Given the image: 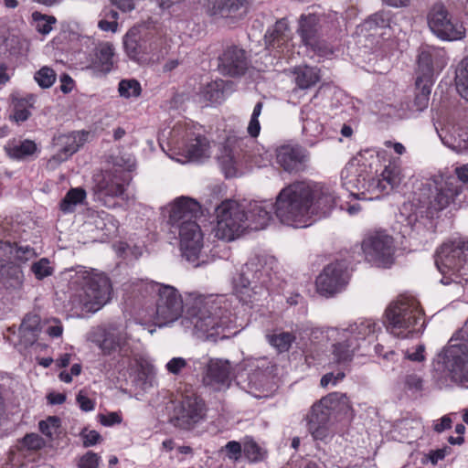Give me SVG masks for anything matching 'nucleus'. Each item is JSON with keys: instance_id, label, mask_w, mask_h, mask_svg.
Instances as JSON below:
<instances>
[{"instance_id": "obj_45", "label": "nucleus", "mask_w": 468, "mask_h": 468, "mask_svg": "<svg viewBox=\"0 0 468 468\" xmlns=\"http://www.w3.org/2000/svg\"><path fill=\"white\" fill-rule=\"evenodd\" d=\"M118 91L122 97H138L142 89L138 80L134 79L122 80L119 83Z\"/></svg>"}, {"instance_id": "obj_64", "label": "nucleus", "mask_w": 468, "mask_h": 468, "mask_svg": "<svg viewBox=\"0 0 468 468\" xmlns=\"http://www.w3.org/2000/svg\"><path fill=\"white\" fill-rule=\"evenodd\" d=\"M454 176L463 186L468 183V164L455 168Z\"/></svg>"}, {"instance_id": "obj_43", "label": "nucleus", "mask_w": 468, "mask_h": 468, "mask_svg": "<svg viewBox=\"0 0 468 468\" xmlns=\"http://www.w3.org/2000/svg\"><path fill=\"white\" fill-rule=\"evenodd\" d=\"M204 97L212 103H219L224 98V80L208 83L204 89Z\"/></svg>"}, {"instance_id": "obj_57", "label": "nucleus", "mask_w": 468, "mask_h": 468, "mask_svg": "<svg viewBox=\"0 0 468 468\" xmlns=\"http://www.w3.org/2000/svg\"><path fill=\"white\" fill-rule=\"evenodd\" d=\"M100 457L93 452H88L79 461V468H98Z\"/></svg>"}, {"instance_id": "obj_7", "label": "nucleus", "mask_w": 468, "mask_h": 468, "mask_svg": "<svg viewBox=\"0 0 468 468\" xmlns=\"http://www.w3.org/2000/svg\"><path fill=\"white\" fill-rule=\"evenodd\" d=\"M144 290L157 295L155 315L159 324H166L177 320L184 310V303L179 292L173 286L154 281L144 283Z\"/></svg>"}, {"instance_id": "obj_40", "label": "nucleus", "mask_w": 468, "mask_h": 468, "mask_svg": "<svg viewBox=\"0 0 468 468\" xmlns=\"http://www.w3.org/2000/svg\"><path fill=\"white\" fill-rule=\"evenodd\" d=\"M267 339L270 345L275 347L279 353H283L289 351L296 337L291 332H281L268 335Z\"/></svg>"}, {"instance_id": "obj_56", "label": "nucleus", "mask_w": 468, "mask_h": 468, "mask_svg": "<svg viewBox=\"0 0 468 468\" xmlns=\"http://www.w3.org/2000/svg\"><path fill=\"white\" fill-rule=\"evenodd\" d=\"M345 370H346L345 368L340 367L339 370L336 373H334V372L326 373L325 375H324L322 377V378L320 380L321 386L325 388L330 383H332L333 385H335L336 383H338L345 378V376H346Z\"/></svg>"}, {"instance_id": "obj_9", "label": "nucleus", "mask_w": 468, "mask_h": 468, "mask_svg": "<svg viewBox=\"0 0 468 468\" xmlns=\"http://www.w3.org/2000/svg\"><path fill=\"white\" fill-rule=\"evenodd\" d=\"M428 26L440 39L454 41L463 39L466 30L463 24L453 18L442 3H435L427 15Z\"/></svg>"}, {"instance_id": "obj_48", "label": "nucleus", "mask_w": 468, "mask_h": 468, "mask_svg": "<svg viewBox=\"0 0 468 468\" xmlns=\"http://www.w3.org/2000/svg\"><path fill=\"white\" fill-rule=\"evenodd\" d=\"M262 107L263 103L261 101L256 103L247 128L248 133L253 138H256L260 134L261 125L259 117L261 113Z\"/></svg>"}, {"instance_id": "obj_33", "label": "nucleus", "mask_w": 468, "mask_h": 468, "mask_svg": "<svg viewBox=\"0 0 468 468\" xmlns=\"http://www.w3.org/2000/svg\"><path fill=\"white\" fill-rule=\"evenodd\" d=\"M422 207L427 208V214L430 217H433L439 211H441L450 205L452 199L443 192L441 188H435L434 192H431V196H429L427 199L420 200Z\"/></svg>"}, {"instance_id": "obj_50", "label": "nucleus", "mask_w": 468, "mask_h": 468, "mask_svg": "<svg viewBox=\"0 0 468 468\" xmlns=\"http://www.w3.org/2000/svg\"><path fill=\"white\" fill-rule=\"evenodd\" d=\"M31 271L37 279L42 280L52 274L53 268L50 266V262L47 258H42L32 264Z\"/></svg>"}, {"instance_id": "obj_53", "label": "nucleus", "mask_w": 468, "mask_h": 468, "mask_svg": "<svg viewBox=\"0 0 468 468\" xmlns=\"http://www.w3.org/2000/svg\"><path fill=\"white\" fill-rule=\"evenodd\" d=\"M389 23V17L384 11L377 12L366 19L365 24L368 29L386 27Z\"/></svg>"}, {"instance_id": "obj_51", "label": "nucleus", "mask_w": 468, "mask_h": 468, "mask_svg": "<svg viewBox=\"0 0 468 468\" xmlns=\"http://www.w3.org/2000/svg\"><path fill=\"white\" fill-rule=\"evenodd\" d=\"M59 426L60 419L57 416H49L47 420H41L38 423L39 431L50 439Z\"/></svg>"}, {"instance_id": "obj_39", "label": "nucleus", "mask_w": 468, "mask_h": 468, "mask_svg": "<svg viewBox=\"0 0 468 468\" xmlns=\"http://www.w3.org/2000/svg\"><path fill=\"white\" fill-rule=\"evenodd\" d=\"M455 84L460 95L468 101V56L458 65L455 71Z\"/></svg>"}, {"instance_id": "obj_60", "label": "nucleus", "mask_w": 468, "mask_h": 468, "mask_svg": "<svg viewBox=\"0 0 468 468\" xmlns=\"http://www.w3.org/2000/svg\"><path fill=\"white\" fill-rule=\"evenodd\" d=\"M451 452L452 449L448 446H444L441 449L431 450L427 454V459L435 465L439 461L443 460L447 454H450Z\"/></svg>"}, {"instance_id": "obj_12", "label": "nucleus", "mask_w": 468, "mask_h": 468, "mask_svg": "<svg viewBox=\"0 0 468 468\" xmlns=\"http://www.w3.org/2000/svg\"><path fill=\"white\" fill-rule=\"evenodd\" d=\"M362 249L369 261L385 267L393 262V239L384 232L367 236L362 242Z\"/></svg>"}, {"instance_id": "obj_25", "label": "nucleus", "mask_w": 468, "mask_h": 468, "mask_svg": "<svg viewBox=\"0 0 468 468\" xmlns=\"http://www.w3.org/2000/svg\"><path fill=\"white\" fill-rule=\"evenodd\" d=\"M90 133L87 131H74L59 137L61 143L60 153L53 156V160L63 161L76 153L88 140Z\"/></svg>"}, {"instance_id": "obj_52", "label": "nucleus", "mask_w": 468, "mask_h": 468, "mask_svg": "<svg viewBox=\"0 0 468 468\" xmlns=\"http://www.w3.org/2000/svg\"><path fill=\"white\" fill-rule=\"evenodd\" d=\"M440 188L453 201L454 197L462 193L463 187L458 183L454 176H448L443 186Z\"/></svg>"}, {"instance_id": "obj_19", "label": "nucleus", "mask_w": 468, "mask_h": 468, "mask_svg": "<svg viewBox=\"0 0 468 468\" xmlns=\"http://www.w3.org/2000/svg\"><path fill=\"white\" fill-rule=\"evenodd\" d=\"M276 161L288 173H299L305 169L307 154L298 145H282L276 150Z\"/></svg>"}, {"instance_id": "obj_44", "label": "nucleus", "mask_w": 468, "mask_h": 468, "mask_svg": "<svg viewBox=\"0 0 468 468\" xmlns=\"http://www.w3.org/2000/svg\"><path fill=\"white\" fill-rule=\"evenodd\" d=\"M37 150V145L33 141L25 140L19 145H15L7 149L8 155L14 159H22L33 154Z\"/></svg>"}, {"instance_id": "obj_2", "label": "nucleus", "mask_w": 468, "mask_h": 468, "mask_svg": "<svg viewBox=\"0 0 468 468\" xmlns=\"http://www.w3.org/2000/svg\"><path fill=\"white\" fill-rule=\"evenodd\" d=\"M384 324L388 332L403 339L421 333L425 320L419 302L413 297L401 295L387 307Z\"/></svg>"}, {"instance_id": "obj_21", "label": "nucleus", "mask_w": 468, "mask_h": 468, "mask_svg": "<svg viewBox=\"0 0 468 468\" xmlns=\"http://www.w3.org/2000/svg\"><path fill=\"white\" fill-rule=\"evenodd\" d=\"M201 214V207L195 199L181 197L175 200L171 207L169 222L174 226L185 224L184 217H198Z\"/></svg>"}, {"instance_id": "obj_6", "label": "nucleus", "mask_w": 468, "mask_h": 468, "mask_svg": "<svg viewBox=\"0 0 468 468\" xmlns=\"http://www.w3.org/2000/svg\"><path fill=\"white\" fill-rule=\"evenodd\" d=\"M212 301L204 297L195 298L191 304H187L186 320L194 326V334L201 339L208 340L218 335V328L221 325V319L217 315Z\"/></svg>"}, {"instance_id": "obj_49", "label": "nucleus", "mask_w": 468, "mask_h": 468, "mask_svg": "<svg viewBox=\"0 0 468 468\" xmlns=\"http://www.w3.org/2000/svg\"><path fill=\"white\" fill-rule=\"evenodd\" d=\"M443 144L457 153L468 152V134H459L457 137H451L450 139L441 138Z\"/></svg>"}, {"instance_id": "obj_5", "label": "nucleus", "mask_w": 468, "mask_h": 468, "mask_svg": "<svg viewBox=\"0 0 468 468\" xmlns=\"http://www.w3.org/2000/svg\"><path fill=\"white\" fill-rule=\"evenodd\" d=\"M76 282L80 288L71 296L74 307L95 312L110 300L112 284L105 274L84 271L78 275Z\"/></svg>"}, {"instance_id": "obj_27", "label": "nucleus", "mask_w": 468, "mask_h": 468, "mask_svg": "<svg viewBox=\"0 0 468 468\" xmlns=\"http://www.w3.org/2000/svg\"><path fill=\"white\" fill-rule=\"evenodd\" d=\"M290 27L286 18H281L276 21L274 26L270 28L265 36V43L269 49H279L290 38Z\"/></svg>"}, {"instance_id": "obj_37", "label": "nucleus", "mask_w": 468, "mask_h": 468, "mask_svg": "<svg viewBox=\"0 0 468 468\" xmlns=\"http://www.w3.org/2000/svg\"><path fill=\"white\" fill-rule=\"evenodd\" d=\"M86 197V192L81 187L70 188L59 203V208L64 213L75 210L77 205L81 204Z\"/></svg>"}, {"instance_id": "obj_15", "label": "nucleus", "mask_w": 468, "mask_h": 468, "mask_svg": "<svg viewBox=\"0 0 468 468\" xmlns=\"http://www.w3.org/2000/svg\"><path fill=\"white\" fill-rule=\"evenodd\" d=\"M270 282L269 268L259 257L251 258L241 269L239 282L244 289L254 292L258 288H268Z\"/></svg>"}, {"instance_id": "obj_26", "label": "nucleus", "mask_w": 468, "mask_h": 468, "mask_svg": "<svg viewBox=\"0 0 468 468\" xmlns=\"http://www.w3.org/2000/svg\"><path fill=\"white\" fill-rule=\"evenodd\" d=\"M344 338L332 346V356L334 363L346 369L353 360L355 353L359 349L360 344L356 342V338Z\"/></svg>"}, {"instance_id": "obj_1", "label": "nucleus", "mask_w": 468, "mask_h": 468, "mask_svg": "<svg viewBox=\"0 0 468 468\" xmlns=\"http://www.w3.org/2000/svg\"><path fill=\"white\" fill-rule=\"evenodd\" d=\"M335 205L336 197L328 187L309 181H294L280 191L273 208L282 223L305 227L314 215L327 216Z\"/></svg>"}, {"instance_id": "obj_30", "label": "nucleus", "mask_w": 468, "mask_h": 468, "mask_svg": "<svg viewBox=\"0 0 468 468\" xmlns=\"http://www.w3.org/2000/svg\"><path fill=\"white\" fill-rule=\"evenodd\" d=\"M210 144L204 135H197L186 144L184 151L189 160H198L209 156Z\"/></svg>"}, {"instance_id": "obj_3", "label": "nucleus", "mask_w": 468, "mask_h": 468, "mask_svg": "<svg viewBox=\"0 0 468 468\" xmlns=\"http://www.w3.org/2000/svg\"><path fill=\"white\" fill-rule=\"evenodd\" d=\"M432 379L439 388L468 382V347L452 345L439 354L433 362Z\"/></svg>"}, {"instance_id": "obj_61", "label": "nucleus", "mask_w": 468, "mask_h": 468, "mask_svg": "<svg viewBox=\"0 0 468 468\" xmlns=\"http://www.w3.org/2000/svg\"><path fill=\"white\" fill-rule=\"evenodd\" d=\"M431 78H425L424 75L418 76L416 79V86L419 90L418 93L425 94L426 97L430 98L431 90Z\"/></svg>"}, {"instance_id": "obj_41", "label": "nucleus", "mask_w": 468, "mask_h": 468, "mask_svg": "<svg viewBox=\"0 0 468 468\" xmlns=\"http://www.w3.org/2000/svg\"><path fill=\"white\" fill-rule=\"evenodd\" d=\"M243 453L250 462L257 463L265 458L267 452L253 439L246 438L243 442Z\"/></svg>"}, {"instance_id": "obj_17", "label": "nucleus", "mask_w": 468, "mask_h": 468, "mask_svg": "<svg viewBox=\"0 0 468 468\" xmlns=\"http://www.w3.org/2000/svg\"><path fill=\"white\" fill-rule=\"evenodd\" d=\"M328 401L324 402V397L312 406L307 415L308 431L315 440H323L327 435V427L334 414L328 407Z\"/></svg>"}, {"instance_id": "obj_32", "label": "nucleus", "mask_w": 468, "mask_h": 468, "mask_svg": "<svg viewBox=\"0 0 468 468\" xmlns=\"http://www.w3.org/2000/svg\"><path fill=\"white\" fill-rule=\"evenodd\" d=\"M96 187L98 192L109 197H120L124 192L123 185L116 180L115 176L110 171L101 176L97 181Z\"/></svg>"}, {"instance_id": "obj_59", "label": "nucleus", "mask_w": 468, "mask_h": 468, "mask_svg": "<svg viewBox=\"0 0 468 468\" xmlns=\"http://www.w3.org/2000/svg\"><path fill=\"white\" fill-rule=\"evenodd\" d=\"M187 366V362L183 357H174L167 362L165 367L173 375H178L182 369Z\"/></svg>"}, {"instance_id": "obj_47", "label": "nucleus", "mask_w": 468, "mask_h": 468, "mask_svg": "<svg viewBox=\"0 0 468 468\" xmlns=\"http://www.w3.org/2000/svg\"><path fill=\"white\" fill-rule=\"evenodd\" d=\"M34 78L42 89H48L55 82L57 74L51 68L43 67L36 72Z\"/></svg>"}, {"instance_id": "obj_16", "label": "nucleus", "mask_w": 468, "mask_h": 468, "mask_svg": "<svg viewBox=\"0 0 468 468\" xmlns=\"http://www.w3.org/2000/svg\"><path fill=\"white\" fill-rule=\"evenodd\" d=\"M250 63L246 50L236 46L228 47L218 57L219 71L233 78L243 76Z\"/></svg>"}, {"instance_id": "obj_36", "label": "nucleus", "mask_w": 468, "mask_h": 468, "mask_svg": "<svg viewBox=\"0 0 468 468\" xmlns=\"http://www.w3.org/2000/svg\"><path fill=\"white\" fill-rule=\"evenodd\" d=\"M293 74L295 84L302 90L314 86L320 79L317 69L308 66L295 68Z\"/></svg>"}, {"instance_id": "obj_4", "label": "nucleus", "mask_w": 468, "mask_h": 468, "mask_svg": "<svg viewBox=\"0 0 468 468\" xmlns=\"http://www.w3.org/2000/svg\"><path fill=\"white\" fill-rule=\"evenodd\" d=\"M435 264L443 275V284L468 282V240L456 239L444 242L436 252Z\"/></svg>"}, {"instance_id": "obj_35", "label": "nucleus", "mask_w": 468, "mask_h": 468, "mask_svg": "<svg viewBox=\"0 0 468 468\" xmlns=\"http://www.w3.org/2000/svg\"><path fill=\"white\" fill-rule=\"evenodd\" d=\"M317 31V23L314 16H301L298 33L304 45L314 46L315 44Z\"/></svg>"}, {"instance_id": "obj_58", "label": "nucleus", "mask_w": 468, "mask_h": 468, "mask_svg": "<svg viewBox=\"0 0 468 468\" xmlns=\"http://www.w3.org/2000/svg\"><path fill=\"white\" fill-rule=\"evenodd\" d=\"M80 436L83 438V446L90 447L95 445L101 441L100 433L94 430L88 431L87 429L82 430Z\"/></svg>"}, {"instance_id": "obj_34", "label": "nucleus", "mask_w": 468, "mask_h": 468, "mask_svg": "<svg viewBox=\"0 0 468 468\" xmlns=\"http://www.w3.org/2000/svg\"><path fill=\"white\" fill-rule=\"evenodd\" d=\"M376 325V323L371 320L356 322L343 331V337L356 338V342L359 343V340H364L367 336L375 333Z\"/></svg>"}, {"instance_id": "obj_42", "label": "nucleus", "mask_w": 468, "mask_h": 468, "mask_svg": "<svg viewBox=\"0 0 468 468\" xmlns=\"http://www.w3.org/2000/svg\"><path fill=\"white\" fill-rule=\"evenodd\" d=\"M383 180L388 185L389 189H395L399 186L403 179V175L399 166L395 164H389L381 173Z\"/></svg>"}, {"instance_id": "obj_13", "label": "nucleus", "mask_w": 468, "mask_h": 468, "mask_svg": "<svg viewBox=\"0 0 468 468\" xmlns=\"http://www.w3.org/2000/svg\"><path fill=\"white\" fill-rule=\"evenodd\" d=\"M349 275L345 263L335 261L328 264L316 278L317 292L324 296H333L347 284Z\"/></svg>"}, {"instance_id": "obj_38", "label": "nucleus", "mask_w": 468, "mask_h": 468, "mask_svg": "<svg viewBox=\"0 0 468 468\" xmlns=\"http://www.w3.org/2000/svg\"><path fill=\"white\" fill-rule=\"evenodd\" d=\"M32 106L33 101H29V100L26 98H17L16 96H13V113L10 115V120L17 123L27 121L31 115L29 108H31Z\"/></svg>"}, {"instance_id": "obj_46", "label": "nucleus", "mask_w": 468, "mask_h": 468, "mask_svg": "<svg viewBox=\"0 0 468 468\" xmlns=\"http://www.w3.org/2000/svg\"><path fill=\"white\" fill-rule=\"evenodd\" d=\"M33 19L36 22V29L42 35H47L52 30V26L57 22L53 16L42 15L38 12H34Z\"/></svg>"}, {"instance_id": "obj_63", "label": "nucleus", "mask_w": 468, "mask_h": 468, "mask_svg": "<svg viewBox=\"0 0 468 468\" xmlns=\"http://www.w3.org/2000/svg\"><path fill=\"white\" fill-rule=\"evenodd\" d=\"M99 420L103 426H112L122 422V417L117 412H111L107 415L100 414Z\"/></svg>"}, {"instance_id": "obj_54", "label": "nucleus", "mask_w": 468, "mask_h": 468, "mask_svg": "<svg viewBox=\"0 0 468 468\" xmlns=\"http://www.w3.org/2000/svg\"><path fill=\"white\" fill-rule=\"evenodd\" d=\"M22 444L27 450L37 451L46 445V441L40 435L37 433H29L23 437Z\"/></svg>"}, {"instance_id": "obj_31", "label": "nucleus", "mask_w": 468, "mask_h": 468, "mask_svg": "<svg viewBox=\"0 0 468 468\" xmlns=\"http://www.w3.org/2000/svg\"><path fill=\"white\" fill-rule=\"evenodd\" d=\"M123 46L127 56L138 60L140 56L155 49V47H142L140 37L135 30H129L123 37Z\"/></svg>"}, {"instance_id": "obj_24", "label": "nucleus", "mask_w": 468, "mask_h": 468, "mask_svg": "<svg viewBox=\"0 0 468 468\" xmlns=\"http://www.w3.org/2000/svg\"><path fill=\"white\" fill-rule=\"evenodd\" d=\"M233 372V367L229 360L225 359H210L207 366V373L205 379L209 384H220L229 386L230 377Z\"/></svg>"}, {"instance_id": "obj_11", "label": "nucleus", "mask_w": 468, "mask_h": 468, "mask_svg": "<svg viewBox=\"0 0 468 468\" xmlns=\"http://www.w3.org/2000/svg\"><path fill=\"white\" fill-rule=\"evenodd\" d=\"M207 407L204 400L194 392H186L175 407L171 423L183 430H191L205 420Z\"/></svg>"}, {"instance_id": "obj_55", "label": "nucleus", "mask_w": 468, "mask_h": 468, "mask_svg": "<svg viewBox=\"0 0 468 468\" xmlns=\"http://www.w3.org/2000/svg\"><path fill=\"white\" fill-rule=\"evenodd\" d=\"M221 452H225L229 459L238 461L243 452V446L239 441H230L221 449Z\"/></svg>"}, {"instance_id": "obj_22", "label": "nucleus", "mask_w": 468, "mask_h": 468, "mask_svg": "<svg viewBox=\"0 0 468 468\" xmlns=\"http://www.w3.org/2000/svg\"><path fill=\"white\" fill-rule=\"evenodd\" d=\"M247 229L260 230L266 228L271 219L270 205L266 202H250L245 210Z\"/></svg>"}, {"instance_id": "obj_8", "label": "nucleus", "mask_w": 468, "mask_h": 468, "mask_svg": "<svg viewBox=\"0 0 468 468\" xmlns=\"http://www.w3.org/2000/svg\"><path fill=\"white\" fill-rule=\"evenodd\" d=\"M216 237L228 241L239 238L247 229L245 209L234 200H225L216 208Z\"/></svg>"}, {"instance_id": "obj_18", "label": "nucleus", "mask_w": 468, "mask_h": 468, "mask_svg": "<svg viewBox=\"0 0 468 468\" xmlns=\"http://www.w3.org/2000/svg\"><path fill=\"white\" fill-rule=\"evenodd\" d=\"M250 0H208L210 16L235 20L242 19L248 13Z\"/></svg>"}, {"instance_id": "obj_29", "label": "nucleus", "mask_w": 468, "mask_h": 468, "mask_svg": "<svg viewBox=\"0 0 468 468\" xmlns=\"http://www.w3.org/2000/svg\"><path fill=\"white\" fill-rule=\"evenodd\" d=\"M113 47L109 43L101 45L96 48L95 58L90 68L102 74L109 73L113 67Z\"/></svg>"}, {"instance_id": "obj_28", "label": "nucleus", "mask_w": 468, "mask_h": 468, "mask_svg": "<svg viewBox=\"0 0 468 468\" xmlns=\"http://www.w3.org/2000/svg\"><path fill=\"white\" fill-rule=\"evenodd\" d=\"M328 401L335 418H351L353 410L349 399L344 393L333 392L324 397V402Z\"/></svg>"}, {"instance_id": "obj_62", "label": "nucleus", "mask_w": 468, "mask_h": 468, "mask_svg": "<svg viewBox=\"0 0 468 468\" xmlns=\"http://www.w3.org/2000/svg\"><path fill=\"white\" fill-rule=\"evenodd\" d=\"M249 383L252 384L255 388L261 387L267 380L266 374L261 370H255L249 374Z\"/></svg>"}, {"instance_id": "obj_10", "label": "nucleus", "mask_w": 468, "mask_h": 468, "mask_svg": "<svg viewBox=\"0 0 468 468\" xmlns=\"http://www.w3.org/2000/svg\"><path fill=\"white\" fill-rule=\"evenodd\" d=\"M103 356H112L118 353L121 356H128L130 354L129 337L124 330L116 324L98 326L90 336Z\"/></svg>"}, {"instance_id": "obj_23", "label": "nucleus", "mask_w": 468, "mask_h": 468, "mask_svg": "<svg viewBox=\"0 0 468 468\" xmlns=\"http://www.w3.org/2000/svg\"><path fill=\"white\" fill-rule=\"evenodd\" d=\"M40 322V316L37 314H27L24 317L18 331V346L28 348L37 341L41 332Z\"/></svg>"}, {"instance_id": "obj_14", "label": "nucleus", "mask_w": 468, "mask_h": 468, "mask_svg": "<svg viewBox=\"0 0 468 468\" xmlns=\"http://www.w3.org/2000/svg\"><path fill=\"white\" fill-rule=\"evenodd\" d=\"M173 228L178 229L183 256L194 263L195 267L199 266L197 260L203 248V234L199 225L197 222H187Z\"/></svg>"}, {"instance_id": "obj_20", "label": "nucleus", "mask_w": 468, "mask_h": 468, "mask_svg": "<svg viewBox=\"0 0 468 468\" xmlns=\"http://www.w3.org/2000/svg\"><path fill=\"white\" fill-rule=\"evenodd\" d=\"M446 52L443 48L433 46H421L419 48L418 69L425 78H431L435 69H441L445 65Z\"/></svg>"}]
</instances>
